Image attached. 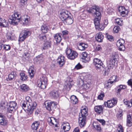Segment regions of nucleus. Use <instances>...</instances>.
Listing matches in <instances>:
<instances>
[{
  "instance_id": "21",
  "label": "nucleus",
  "mask_w": 132,
  "mask_h": 132,
  "mask_svg": "<svg viewBox=\"0 0 132 132\" xmlns=\"http://www.w3.org/2000/svg\"><path fill=\"white\" fill-rule=\"evenodd\" d=\"M52 45V42L50 40H47L44 43L43 48L44 50L51 48Z\"/></svg>"
},
{
  "instance_id": "29",
  "label": "nucleus",
  "mask_w": 132,
  "mask_h": 132,
  "mask_svg": "<svg viewBox=\"0 0 132 132\" xmlns=\"http://www.w3.org/2000/svg\"><path fill=\"white\" fill-rule=\"evenodd\" d=\"M103 108L102 106L100 105L96 106L95 107V112L100 114L101 113H102Z\"/></svg>"
},
{
  "instance_id": "26",
  "label": "nucleus",
  "mask_w": 132,
  "mask_h": 132,
  "mask_svg": "<svg viewBox=\"0 0 132 132\" xmlns=\"http://www.w3.org/2000/svg\"><path fill=\"white\" fill-rule=\"evenodd\" d=\"M88 47V45L83 43H80L79 45L78 48L79 50L81 51L84 50Z\"/></svg>"
},
{
  "instance_id": "2",
  "label": "nucleus",
  "mask_w": 132,
  "mask_h": 132,
  "mask_svg": "<svg viewBox=\"0 0 132 132\" xmlns=\"http://www.w3.org/2000/svg\"><path fill=\"white\" fill-rule=\"evenodd\" d=\"M87 109L86 108H84L81 110V112L79 114V126L81 128L84 127L86 124V121L88 115Z\"/></svg>"
},
{
  "instance_id": "36",
  "label": "nucleus",
  "mask_w": 132,
  "mask_h": 132,
  "mask_svg": "<svg viewBox=\"0 0 132 132\" xmlns=\"http://www.w3.org/2000/svg\"><path fill=\"white\" fill-rule=\"evenodd\" d=\"M87 55L88 54L86 52H84L82 53V56L81 59L84 60L85 61H84V62H86V61H87Z\"/></svg>"
},
{
  "instance_id": "44",
  "label": "nucleus",
  "mask_w": 132,
  "mask_h": 132,
  "mask_svg": "<svg viewBox=\"0 0 132 132\" xmlns=\"http://www.w3.org/2000/svg\"><path fill=\"white\" fill-rule=\"evenodd\" d=\"M4 49L6 51L10 50L11 47L9 45H3Z\"/></svg>"
},
{
  "instance_id": "62",
  "label": "nucleus",
  "mask_w": 132,
  "mask_h": 132,
  "mask_svg": "<svg viewBox=\"0 0 132 132\" xmlns=\"http://www.w3.org/2000/svg\"><path fill=\"white\" fill-rule=\"evenodd\" d=\"M113 103L115 105L117 104V101L116 100L113 98V100H112Z\"/></svg>"
},
{
  "instance_id": "17",
  "label": "nucleus",
  "mask_w": 132,
  "mask_h": 132,
  "mask_svg": "<svg viewBox=\"0 0 132 132\" xmlns=\"http://www.w3.org/2000/svg\"><path fill=\"white\" fill-rule=\"evenodd\" d=\"M17 76L16 72L15 71H12L9 75L8 79L7 78V81L11 80L13 79H15Z\"/></svg>"
},
{
  "instance_id": "5",
  "label": "nucleus",
  "mask_w": 132,
  "mask_h": 132,
  "mask_svg": "<svg viewBox=\"0 0 132 132\" xmlns=\"http://www.w3.org/2000/svg\"><path fill=\"white\" fill-rule=\"evenodd\" d=\"M87 11L89 13H92L96 17L100 15L101 14L100 12L98 6L94 5L91 7H87Z\"/></svg>"
},
{
  "instance_id": "1",
  "label": "nucleus",
  "mask_w": 132,
  "mask_h": 132,
  "mask_svg": "<svg viewBox=\"0 0 132 132\" xmlns=\"http://www.w3.org/2000/svg\"><path fill=\"white\" fill-rule=\"evenodd\" d=\"M26 102L22 104V107L25 111L27 110L29 114H31L32 113L34 110L35 109L37 104L35 102H32L31 98L29 97L26 98Z\"/></svg>"
},
{
  "instance_id": "12",
  "label": "nucleus",
  "mask_w": 132,
  "mask_h": 132,
  "mask_svg": "<svg viewBox=\"0 0 132 132\" xmlns=\"http://www.w3.org/2000/svg\"><path fill=\"white\" fill-rule=\"evenodd\" d=\"M117 57L118 55L117 53H114L112 54V56L108 63V64H109L108 65V67H113V65H114Z\"/></svg>"
},
{
  "instance_id": "43",
  "label": "nucleus",
  "mask_w": 132,
  "mask_h": 132,
  "mask_svg": "<svg viewBox=\"0 0 132 132\" xmlns=\"http://www.w3.org/2000/svg\"><path fill=\"white\" fill-rule=\"evenodd\" d=\"M38 37L41 40H44L46 39V37L45 36L43 35H39Z\"/></svg>"
},
{
  "instance_id": "16",
  "label": "nucleus",
  "mask_w": 132,
  "mask_h": 132,
  "mask_svg": "<svg viewBox=\"0 0 132 132\" xmlns=\"http://www.w3.org/2000/svg\"><path fill=\"white\" fill-rule=\"evenodd\" d=\"M50 97L52 98L56 99L59 97L60 93L58 91L53 90L50 92Z\"/></svg>"
},
{
  "instance_id": "23",
  "label": "nucleus",
  "mask_w": 132,
  "mask_h": 132,
  "mask_svg": "<svg viewBox=\"0 0 132 132\" xmlns=\"http://www.w3.org/2000/svg\"><path fill=\"white\" fill-rule=\"evenodd\" d=\"M40 123L39 121H35L31 125V128L34 131H36L38 128Z\"/></svg>"
},
{
  "instance_id": "64",
  "label": "nucleus",
  "mask_w": 132,
  "mask_h": 132,
  "mask_svg": "<svg viewBox=\"0 0 132 132\" xmlns=\"http://www.w3.org/2000/svg\"><path fill=\"white\" fill-rule=\"evenodd\" d=\"M117 23V24L119 25L120 26H122V21H121V22H120V21H119L117 23Z\"/></svg>"
},
{
  "instance_id": "52",
  "label": "nucleus",
  "mask_w": 132,
  "mask_h": 132,
  "mask_svg": "<svg viewBox=\"0 0 132 132\" xmlns=\"http://www.w3.org/2000/svg\"><path fill=\"white\" fill-rule=\"evenodd\" d=\"M107 38L108 39L111 41H113V36H110L108 35L107 36Z\"/></svg>"
},
{
  "instance_id": "22",
  "label": "nucleus",
  "mask_w": 132,
  "mask_h": 132,
  "mask_svg": "<svg viewBox=\"0 0 132 132\" xmlns=\"http://www.w3.org/2000/svg\"><path fill=\"white\" fill-rule=\"evenodd\" d=\"M103 38L104 36L102 33L101 32H99L96 34L95 38L98 42H102Z\"/></svg>"
},
{
  "instance_id": "27",
  "label": "nucleus",
  "mask_w": 132,
  "mask_h": 132,
  "mask_svg": "<svg viewBox=\"0 0 132 132\" xmlns=\"http://www.w3.org/2000/svg\"><path fill=\"white\" fill-rule=\"evenodd\" d=\"M20 87L21 89V91L23 92H26L28 91L29 89V87L27 85L23 84L21 85Z\"/></svg>"
},
{
  "instance_id": "11",
  "label": "nucleus",
  "mask_w": 132,
  "mask_h": 132,
  "mask_svg": "<svg viewBox=\"0 0 132 132\" xmlns=\"http://www.w3.org/2000/svg\"><path fill=\"white\" fill-rule=\"evenodd\" d=\"M93 62L94 63L97 69H101L103 68V64L100 60L97 58H95L94 59Z\"/></svg>"
},
{
  "instance_id": "61",
  "label": "nucleus",
  "mask_w": 132,
  "mask_h": 132,
  "mask_svg": "<svg viewBox=\"0 0 132 132\" xmlns=\"http://www.w3.org/2000/svg\"><path fill=\"white\" fill-rule=\"evenodd\" d=\"M101 50V48L100 46L96 47V51H100Z\"/></svg>"
},
{
  "instance_id": "40",
  "label": "nucleus",
  "mask_w": 132,
  "mask_h": 132,
  "mask_svg": "<svg viewBox=\"0 0 132 132\" xmlns=\"http://www.w3.org/2000/svg\"><path fill=\"white\" fill-rule=\"evenodd\" d=\"M93 127L97 131L100 132L101 130V127L99 124H97L95 125H93Z\"/></svg>"
},
{
  "instance_id": "30",
  "label": "nucleus",
  "mask_w": 132,
  "mask_h": 132,
  "mask_svg": "<svg viewBox=\"0 0 132 132\" xmlns=\"http://www.w3.org/2000/svg\"><path fill=\"white\" fill-rule=\"evenodd\" d=\"M127 123L129 127L131 126L132 125V118L131 115L130 114L127 116Z\"/></svg>"
},
{
  "instance_id": "42",
  "label": "nucleus",
  "mask_w": 132,
  "mask_h": 132,
  "mask_svg": "<svg viewBox=\"0 0 132 132\" xmlns=\"http://www.w3.org/2000/svg\"><path fill=\"white\" fill-rule=\"evenodd\" d=\"M70 128V126H67V127L63 126L62 128H61V129L66 131H68L69 130Z\"/></svg>"
},
{
  "instance_id": "35",
  "label": "nucleus",
  "mask_w": 132,
  "mask_h": 132,
  "mask_svg": "<svg viewBox=\"0 0 132 132\" xmlns=\"http://www.w3.org/2000/svg\"><path fill=\"white\" fill-rule=\"evenodd\" d=\"M119 79L117 78V76H113L111 77L109 80L111 81H112L113 83L117 81Z\"/></svg>"
},
{
  "instance_id": "39",
  "label": "nucleus",
  "mask_w": 132,
  "mask_h": 132,
  "mask_svg": "<svg viewBox=\"0 0 132 132\" xmlns=\"http://www.w3.org/2000/svg\"><path fill=\"white\" fill-rule=\"evenodd\" d=\"M29 74L30 77L32 78L33 77L34 74L35 73L34 70L32 69H30L29 70Z\"/></svg>"
},
{
  "instance_id": "24",
  "label": "nucleus",
  "mask_w": 132,
  "mask_h": 132,
  "mask_svg": "<svg viewBox=\"0 0 132 132\" xmlns=\"http://www.w3.org/2000/svg\"><path fill=\"white\" fill-rule=\"evenodd\" d=\"M104 105L105 106L109 108H112L115 105L112 101L111 100H108L107 102H105Z\"/></svg>"
},
{
  "instance_id": "3",
  "label": "nucleus",
  "mask_w": 132,
  "mask_h": 132,
  "mask_svg": "<svg viewBox=\"0 0 132 132\" xmlns=\"http://www.w3.org/2000/svg\"><path fill=\"white\" fill-rule=\"evenodd\" d=\"M25 18H21V16L18 13H15L10 16L9 19V22L10 24L14 25L17 24L18 22H20V23L23 24V22L25 21Z\"/></svg>"
},
{
  "instance_id": "32",
  "label": "nucleus",
  "mask_w": 132,
  "mask_h": 132,
  "mask_svg": "<svg viewBox=\"0 0 132 132\" xmlns=\"http://www.w3.org/2000/svg\"><path fill=\"white\" fill-rule=\"evenodd\" d=\"M49 27L45 25H42L41 27V30L42 32L45 33L49 30Z\"/></svg>"
},
{
  "instance_id": "8",
  "label": "nucleus",
  "mask_w": 132,
  "mask_h": 132,
  "mask_svg": "<svg viewBox=\"0 0 132 132\" xmlns=\"http://www.w3.org/2000/svg\"><path fill=\"white\" fill-rule=\"evenodd\" d=\"M101 16V15L97 17H96L94 19V23L96 28L97 29L99 28L100 29L102 30L104 29L105 26L103 23H100Z\"/></svg>"
},
{
  "instance_id": "49",
  "label": "nucleus",
  "mask_w": 132,
  "mask_h": 132,
  "mask_svg": "<svg viewBox=\"0 0 132 132\" xmlns=\"http://www.w3.org/2000/svg\"><path fill=\"white\" fill-rule=\"evenodd\" d=\"M82 68V66L79 63H78L75 67V68L77 69H79Z\"/></svg>"
},
{
  "instance_id": "15",
  "label": "nucleus",
  "mask_w": 132,
  "mask_h": 132,
  "mask_svg": "<svg viewBox=\"0 0 132 132\" xmlns=\"http://www.w3.org/2000/svg\"><path fill=\"white\" fill-rule=\"evenodd\" d=\"M125 41L123 39H121L119 40L116 43V45L119 47V50L120 51H124L125 50V47L123 45Z\"/></svg>"
},
{
  "instance_id": "25",
  "label": "nucleus",
  "mask_w": 132,
  "mask_h": 132,
  "mask_svg": "<svg viewBox=\"0 0 132 132\" xmlns=\"http://www.w3.org/2000/svg\"><path fill=\"white\" fill-rule=\"evenodd\" d=\"M64 58V56H61L60 58L59 57L57 60V62L59 63L60 67L62 66L65 63V61Z\"/></svg>"
},
{
  "instance_id": "45",
  "label": "nucleus",
  "mask_w": 132,
  "mask_h": 132,
  "mask_svg": "<svg viewBox=\"0 0 132 132\" xmlns=\"http://www.w3.org/2000/svg\"><path fill=\"white\" fill-rule=\"evenodd\" d=\"M117 130L118 132H123V128L121 125H118Z\"/></svg>"
},
{
  "instance_id": "59",
  "label": "nucleus",
  "mask_w": 132,
  "mask_h": 132,
  "mask_svg": "<svg viewBox=\"0 0 132 132\" xmlns=\"http://www.w3.org/2000/svg\"><path fill=\"white\" fill-rule=\"evenodd\" d=\"M27 0H20V2L23 4H25L27 3Z\"/></svg>"
},
{
  "instance_id": "48",
  "label": "nucleus",
  "mask_w": 132,
  "mask_h": 132,
  "mask_svg": "<svg viewBox=\"0 0 132 132\" xmlns=\"http://www.w3.org/2000/svg\"><path fill=\"white\" fill-rule=\"evenodd\" d=\"M123 114L122 111L118 114L117 115V118L120 119H121L122 118Z\"/></svg>"
},
{
  "instance_id": "28",
  "label": "nucleus",
  "mask_w": 132,
  "mask_h": 132,
  "mask_svg": "<svg viewBox=\"0 0 132 132\" xmlns=\"http://www.w3.org/2000/svg\"><path fill=\"white\" fill-rule=\"evenodd\" d=\"M71 103L73 104H75L78 103V100L77 97L74 95L71 96L70 97Z\"/></svg>"
},
{
  "instance_id": "63",
  "label": "nucleus",
  "mask_w": 132,
  "mask_h": 132,
  "mask_svg": "<svg viewBox=\"0 0 132 132\" xmlns=\"http://www.w3.org/2000/svg\"><path fill=\"white\" fill-rule=\"evenodd\" d=\"M25 21L23 22L24 24H27L28 22V18H25Z\"/></svg>"
},
{
  "instance_id": "4",
  "label": "nucleus",
  "mask_w": 132,
  "mask_h": 132,
  "mask_svg": "<svg viewBox=\"0 0 132 132\" xmlns=\"http://www.w3.org/2000/svg\"><path fill=\"white\" fill-rule=\"evenodd\" d=\"M57 105V103L56 102L46 101L44 102V105L47 110L53 112L56 109Z\"/></svg>"
},
{
  "instance_id": "33",
  "label": "nucleus",
  "mask_w": 132,
  "mask_h": 132,
  "mask_svg": "<svg viewBox=\"0 0 132 132\" xmlns=\"http://www.w3.org/2000/svg\"><path fill=\"white\" fill-rule=\"evenodd\" d=\"M20 79L22 81H24L27 79L28 78L27 76L24 72H20Z\"/></svg>"
},
{
  "instance_id": "9",
  "label": "nucleus",
  "mask_w": 132,
  "mask_h": 132,
  "mask_svg": "<svg viewBox=\"0 0 132 132\" xmlns=\"http://www.w3.org/2000/svg\"><path fill=\"white\" fill-rule=\"evenodd\" d=\"M30 31L28 30H22L20 35L19 41L23 42L25 39L30 35Z\"/></svg>"
},
{
  "instance_id": "7",
  "label": "nucleus",
  "mask_w": 132,
  "mask_h": 132,
  "mask_svg": "<svg viewBox=\"0 0 132 132\" xmlns=\"http://www.w3.org/2000/svg\"><path fill=\"white\" fill-rule=\"evenodd\" d=\"M47 79L46 78L42 76L38 79L37 81L38 86L41 89H45L47 85Z\"/></svg>"
},
{
  "instance_id": "38",
  "label": "nucleus",
  "mask_w": 132,
  "mask_h": 132,
  "mask_svg": "<svg viewBox=\"0 0 132 132\" xmlns=\"http://www.w3.org/2000/svg\"><path fill=\"white\" fill-rule=\"evenodd\" d=\"M113 83L112 81H111L109 80L108 82L105 84V86L107 88H110L112 86Z\"/></svg>"
},
{
  "instance_id": "34",
  "label": "nucleus",
  "mask_w": 132,
  "mask_h": 132,
  "mask_svg": "<svg viewBox=\"0 0 132 132\" xmlns=\"http://www.w3.org/2000/svg\"><path fill=\"white\" fill-rule=\"evenodd\" d=\"M126 9L124 6H120L118 8V11L120 13H121V15H123L125 14V11Z\"/></svg>"
},
{
  "instance_id": "31",
  "label": "nucleus",
  "mask_w": 132,
  "mask_h": 132,
  "mask_svg": "<svg viewBox=\"0 0 132 132\" xmlns=\"http://www.w3.org/2000/svg\"><path fill=\"white\" fill-rule=\"evenodd\" d=\"M72 18L70 16H69L68 18L64 21L68 24H72L73 22V20Z\"/></svg>"
},
{
  "instance_id": "55",
  "label": "nucleus",
  "mask_w": 132,
  "mask_h": 132,
  "mask_svg": "<svg viewBox=\"0 0 132 132\" xmlns=\"http://www.w3.org/2000/svg\"><path fill=\"white\" fill-rule=\"evenodd\" d=\"M103 23L106 26L108 24V20L107 19H105L104 20V22Z\"/></svg>"
},
{
  "instance_id": "37",
  "label": "nucleus",
  "mask_w": 132,
  "mask_h": 132,
  "mask_svg": "<svg viewBox=\"0 0 132 132\" xmlns=\"http://www.w3.org/2000/svg\"><path fill=\"white\" fill-rule=\"evenodd\" d=\"M6 37L7 39L9 40H13L12 34V33L9 32L7 33L6 35Z\"/></svg>"
},
{
  "instance_id": "58",
  "label": "nucleus",
  "mask_w": 132,
  "mask_h": 132,
  "mask_svg": "<svg viewBox=\"0 0 132 132\" xmlns=\"http://www.w3.org/2000/svg\"><path fill=\"white\" fill-rule=\"evenodd\" d=\"M5 20L4 19H3L1 18H0V26L2 24L3 22H4Z\"/></svg>"
},
{
  "instance_id": "46",
  "label": "nucleus",
  "mask_w": 132,
  "mask_h": 132,
  "mask_svg": "<svg viewBox=\"0 0 132 132\" xmlns=\"http://www.w3.org/2000/svg\"><path fill=\"white\" fill-rule=\"evenodd\" d=\"M120 29L119 27L118 26H115L113 29V31L115 33H117Z\"/></svg>"
},
{
  "instance_id": "6",
  "label": "nucleus",
  "mask_w": 132,
  "mask_h": 132,
  "mask_svg": "<svg viewBox=\"0 0 132 132\" xmlns=\"http://www.w3.org/2000/svg\"><path fill=\"white\" fill-rule=\"evenodd\" d=\"M65 53L68 58L71 60L74 59L78 55V54L76 51H72L68 48H67Z\"/></svg>"
},
{
  "instance_id": "18",
  "label": "nucleus",
  "mask_w": 132,
  "mask_h": 132,
  "mask_svg": "<svg viewBox=\"0 0 132 132\" xmlns=\"http://www.w3.org/2000/svg\"><path fill=\"white\" fill-rule=\"evenodd\" d=\"M7 122V121L4 116L0 113V124L4 126L6 125Z\"/></svg>"
},
{
  "instance_id": "41",
  "label": "nucleus",
  "mask_w": 132,
  "mask_h": 132,
  "mask_svg": "<svg viewBox=\"0 0 132 132\" xmlns=\"http://www.w3.org/2000/svg\"><path fill=\"white\" fill-rule=\"evenodd\" d=\"M0 26L3 27H7L9 26V23L7 21L5 20Z\"/></svg>"
},
{
  "instance_id": "10",
  "label": "nucleus",
  "mask_w": 132,
  "mask_h": 132,
  "mask_svg": "<svg viewBox=\"0 0 132 132\" xmlns=\"http://www.w3.org/2000/svg\"><path fill=\"white\" fill-rule=\"evenodd\" d=\"M69 12L67 10H63L60 11L59 17L60 19L63 21H64L69 16Z\"/></svg>"
},
{
  "instance_id": "50",
  "label": "nucleus",
  "mask_w": 132,
  "mask_h": 132,
  "mask_svg": "<svg viewBox=\"0 0 132 132\" xmlns=\"http://www.w3.org/2000/svg\"><path fill=\"white\" fill-rule=\"evenodd\" d=\"M7 104L6 103H4L0 106V108L1 109H5L6 108V106H7Z\"/></svg>"
},
{
  "instance_id": "20",
  "label": "nucleus",
  "mask_w": 132,
  "mask_h": 132,
  "mask_svg": "<svg viewBox=\"0 0 132 132\" xmlns=\"http://www.w3.org/2000/svg\"><path fill=\"white\" fill-rule=\"evenodd\" d=\"M61 36L62 34L61 33H57L54 35V38L57 44L59 43L61 40Z\"/></svg>"
},
{
  "instance_id": "60",
  "label": "nucleus",
  "mask_w": 132,
  "mask_h": 132,
  "mask_svg": "<svg viewBox=\"0 0 132 132\" xmlns=\"http://www.w3.org/2000/svg\"><path fill=\"white\" fill-rule=\"evenodd\" d=\"M73 132H79V130L78 127H76L74 129Z\"/></svg>"
},
{
  "instance_id": "56",
  "label": "nucleus",
  "mask_w": 132,
  "mask_h": 132,
  "mask_svg": "<svg viewBox=\"0 0 132 132\" xmlns=\"http://www.w3.org/2000/svg\"><path fill=\"white\" fill-rule=\"evenodd\" d=\"M68 31L67 30H64L62 31V36H63L64 35H67L68 34Z\"/></svg>"
},
{
  "instance_id": "19",
  "label": "nucleus",
  "mask_w": 132,
  "mask_h": 132,
  "mask_svg": "<svg viewBox=\"0 0 132 132\" xmlns=\"http://www.w3.org/2000/svg\"><path fill=\"white\" fill-rule=\"evenodd\" d=\"M126 86L125 85H120L117 87V89L116 91V92L118 96H120V92L121 90H123L126 88Z\"/></svg>"
},
{
  "instance_id": "47",
  "label": "nucleus",
  "mask_w": 132,
  "mask_h": 132,
  "mask_svg": "<svg viewBox=\"0 0 132 132\" xmlns=\"http://www.w3.org/2000/svg\"><path fill=\"white\" fill-rule=\"evenodd\" d=\"M104 96V93H101L98 96V98L100 100H102Z\"/></svg>"
},
{
  "instance_id": "53",
  "label": "nucleus",
  "mask_w": 132,
  "mask_h": 132,
  "mask_svg": "<svg viewBox=\"0 0 132 132\" xmlns=\"http://www.w3.org/2000/svg\"><path fill=\"white\" fill-rule=\"evenodd\" d=\"M127 83L128 85L130 86L132 88V79H130L129 80L128 82Z\"/></svg>"
},
{
  "instance_id": "51",
  "label": "nucleus",
  "mask_w": 132,
  "mask_h": 132,
  "mask_svg": "<svg viewBox=\"0 0 132 132\" xmlns=\"http://www.w3.org/2000/svg\"><path fill=\"white\" fill-rule=\"evenodd\" d=\"M71 82H69L68 83H67V84L66 85V87L67 88L68 87L69 89H70L73 85L72 84H71Z\"/></svg>"
},
{
  "instance_id": "54",
  "label": "nucleus",
  "mask_w": 132,
  "mask_h": 132,
  "mask_svg": "<svg viewBox=\"0 0 132 132\" xmlns=\"http://www.w3.org/2000/svg\"><path fill=\"white\" fill-rule=\"evenodd\" d=\"M97 120L100 123H101L102 125H105V121L103 119H97Z\"/></svg>"
},
{
  "instance_id": "57",
  "label": "nucleus",
  "mask_w": 132,
  "mask_h": 132,
  "mask_svg": "<svg viewBox=\"0 0 132 132\" xmlns=\"http://www.w3.org/2000/svg\"><path fill=\"white\" fill-rule=\"evenodd\" d=\"M67 126H70L69 123L67 122H64V123L63 126L67 127Z\"/></svg>"
},
{
  "instance_id": "14",
  "label": "nucleus",
  "mask_w": 132,
  "mask_h": 132,
  "mask_svg": "<svg viewBox=\"0 0 132 132\" xmlns=\"http://www.w3.org/2000/svg\"><path fill=\"white\" fill-rule=\"evenodd\" d=\"M48 121L49 125L51 126H55V127H57V124L58 122V120L56 119L53 117H49L48 119Z\"/></svg>"
},
{
  "instance_id": "13",
  "label": "nucleus",
  "mask_w": 132,
  "mask_h": 132,
  "mask_svg": "<svg viewBox=\"0 0 132 132\" xmlns=\"http://www.w3.org/2000/svg\"><path fill=\"white\" fill-rule=\"evenodd\" d=\"M8 111L9 113H11L12 111L15 110V108L16 106V103L15 102H11L7 104Z\"/></svg>"
}]
</instances>
